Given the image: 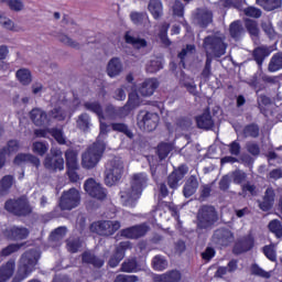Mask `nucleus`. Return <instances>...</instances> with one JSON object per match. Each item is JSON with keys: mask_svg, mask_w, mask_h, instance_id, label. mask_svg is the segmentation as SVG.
Wrapping results in <instances>:
<instances>
[{"mask_svg": "<svg viewBox=\"0 0 282 282\" xmlns=\"http://www.w3.org/2000/svg\"><path fill=\"white\" fill-rule=\"evenodd\" d=\"M203 48L206 54V61L200 76L205 80H208V78L213 76V56H215V58H221V56L226 54V50H228V43H226V33L221 31H213L212 34L204 37Z\"/></svg>", "mask_w": 282, "mask_h": 282, "instance_id": "f257e3e1", "label": "nucleus"}, {"mask_svg": "<svg viewBox=\"0 0 282 282\" xmlns=\"http://www.w3.org/2000/svg\"><path fill=\"white\" fill-rule=\"evenodd\" d=\"M219 221V212L213 205H202L196 213V232L210 230Z\"/></svg>", "mask_w": 282, "mask_h": 282, "instance_id": "f03ea898", "label": "nucleus"}, {"mask_svg": "<svg viewBox=\"0 0 282 282\" xmlns=\"http://www.w3.org/2000/svg\"><path fill=\"white\" fill-rule=\"evenodd\" d=\"M41 259V253L36 249H31L22 253L18 272L15 275V279L18 281H23V279H28L30 274L34 271V268H36V263H39V260Z\"/></svg>", "mask_w": 282, "mask_h": 282, "instance_id": "7ed1b4c3", "label": "nucleus"}, {"mask_svg": "<svg viewBox=\"0 0 282 282\" xmlns=\"http://www.w3.org/2000/svg\"><path fill=\"white\" fill-rule=\"evenodd\" d=\"M107 149L105 141L97 139L83 154H82V166L84 169H96L98 162L102 160V155Z\"/></svg>", "mask_w": 282, "mask_h": 282, "instance_id": "20e7f679", "label": "nucleus"}, {"mask_svg": "<svg viewBox=\"0 0 282 282\" xmlns=\"http://www.w3.org/2000/svg\"><path fill=\"white\" fill-rule=\"evenodd\" d=\"M124 173V163L120 159H112L106 164L104 182L106 186H113L122 180Z\"/></svg>", "mask_w": 282, "mask_h": 282, "instance_id": "39448f33", "label": "nucleus"}, {"mask_svg": "<svg viewBox=\"0 0 282 282\" xmlns=\"http://www.w3.org/2000/svg\"><path fill=\"white\" fill-rule=\"evenodd\" d=\"M4 209H7L8 213H11V215H15V217H28V215H32L30 202H28V198L24 196L8 199L4 203Z\"/></svg>", "mask_w": 282, "mask_h": 282, "instance_id": "423d86ee", "label": "nucleus"}, {"mask_svg": "<svg viewBox=\"0 0 282 282\" xmlns=\"http://www.w3.org/2000/svg\"><path fill=\"white\" fill-rule=\"evenodd\" d=\"M44 169L51 173H56L65 169V159H63V151L58 148H52L50 154L44 158Z\"/></svg>", "mask_w": 282, "mask_h": 282, "instance_id": "0eeeda50", "label": "nucleus"}, {"mask_svg": "<svg viewBox=\"0 0 282 282\" xmlns=\"http://www.w3.org/2000/svg\"><path fill=\"white\" fill-rule=\"evenodd\" d=\"M120 226L118 220H98L91 224L90 230L101 237H111L120 230Z\"/></svg>", "mask_w": 282, "mask_h": 282, "instance_id": "6e6552de", "label": "nucleus"}, {"mask_svg": "<svg viewBox=\"0 0 282 282\" xmlns=\"http://www.w3.org/2000/svg\"><path fill=\"white\" fill-rule=\"evenodd\" d=\"M61 210H74L80 206V192L76 188H70L62 193L58 204Z\"/></svg>", "mask_w": 282, "mask_h": 282, "instance_id": "1a4fd4ad", "label": "nucleus"}, {"mask_svg": "<svg viewBox=\"0 0 282 282\" xmlns=\"http://www.w3.org/2000/svg\"><path fill=\"white\" fill-rule=\"evenodd\" d=\"M138 127L143 131H155L160 124V115L147 110H141L138 115Z\"/></svg>", "mask_w": 282, "mask_h": 282, "instance_id": "9d476101", "label": "nucleus"}, {"mask_svg": "<svg viewBox=\"0 0 282 282\" xmlns=\"http://www.w3.org/2000/svg\"><path fill=\"white\" fill-rule=\"evenodd\" d=\"M84 188L86 193L95 199H99L100 202L107 199V189H105L102 185L94 178H88L84 184Z\"/></svg>", "mask_w": 282, "mask_h": 282, "instance_id": "9b49d317", "label": "nucleus"}, {"mask_svg": "<svg viewBox=\"0 0 282 282\" xmlns=\"http://www.w3.org/2000/svg\"><path fill=\"white\" fill-rule=\"evenodd\" d=\"M131 248H133V246L130 241H122L117 245L108 261V265H110V268H118V265H120V261L124 259L127 250H131Z\"/></svg>", "mask_w": 282, "mask_h": 282, "instance_id": "f8f14e48", "label": "nucleus"}, {"mask_svg": "<svg viewBox=\"0 0 282 282\" xmlns=\"http://www.w3.org/2000/svg\"><path fill=\"white\" fill-rule=\"evenodd\" d=\"M140 197H142V194L131 185L120 192L121 203L127 208H135Z\"/></svg>", "mask_w": 282, "mask_h": 282, "instance_id": "ddd939ff", "label": "nucleus"}, {"mask_svg": "<svg viewBox=\"0 0 282 282\" xmlns=\"http://www.w3.org/2000/svg\"><path fill=\"white\" fill-rule=\"evenodd\" d=\"M193 22L199 28H206L213 23V10L208 8H198L193 13Z\"/></svg>", "mask_w": 282, "mask_h": 282, "instance_id": "4468645a", "label": "nucleus"}, {"mask_svg": "<svg viewBox=\"0 0 282 282\" xmlns=\"http://www.w3.org/2000/svg\"><path fill=\"white\" fill-rule=\"evenodd\" d=\"M149 230H151V228L147 224L137 225L122 229L121 237H126L127 239H140V237H144Z\"/></svg>", "mask_w": 282, "mask_h": 282, "instance_id": "2eb2a0df", "label": "nucleus"}, {"mask_svg": "<svg viewBox=\"0 0 282 282\" xmlns=\"http://www.w3.org/2000/svg\"><path fill=\"white\" fill-rule=\"evenodd\" d=\"M186 173H188V166L181 165L176 170H174L169 176H167V185L170 188L175 191L177 186H180V182L184 180L186 176Z\"/></svg>", "mask_w": 282, "mask_h": 282, "instance_id": "dca6fc26", "label": "nucleus"}, {"mask_svg": "<svg viewBox=\"0 0 282 282\" xmlns=\"http://www.w3.org/2000/svg\"><path fill=\"white\" fill-rule=\"evenodd\" d=\"M29 236L30 230L25 227L13 226L4 231V237L11 241H21L23 239H28Z\"/></svg>", "mask_w": 282, "mask_h": 282, "instance_id": "f3484780", "label": "nucleus"}, {"mask_svg": "<svg viewBox=\"0 0 282 282\" xmlns=\"http://www.w3.org/2000/svg\"><path fill=\"white\" fill-rule=\"evenodd\" d=\"M215 243H217L218 246H230V243H232L235 237L232 236V232L229 229H217L214 232V237H213Z\"/></svg>", "mask_w": 282, "mask_h": 282, "instance_id": "a211bd4d", "label": "nucleus"}, {"mask_svg": "<svg viewBox=\"0 0 282 282\" xmlns=\"http://www.w3.org/2000/svg\"><path fill=\"white\" fill-rule=\"evenodd\" d=\"M276 197V193L274 188L268 187L264 192V196L262 200H258L260 210L263 213H268V210H272V206H274V199Z\"/></svg>", "mask_w": 282, "mask_h": 282, "instance_id": "6ab92c4d", "label": "nucleus"}, {"mask_svg": "<svg viewBox=\"0 0 282 282\" xmlns=\"http://www.w3.org/2000/svg\"><path fill=\"white\" fill-rule=\"evenodd\" d=\"M159 87L160 82H158L156 78H148L139 87V94L144 98H148L149 96H153V94H155V89Z\"/></svg>", "mask_w": 282, "mask_h": 282, "instance_id": "aec40b11", "label": "nucleus"}, {"mask_svg": "<svg viewBox=\"0 0 282 282\" xmlns=\"http://www.w3.org/2000/svg\"><path fill=\"white\" fill-rule=\"evenodd\" d=\"M254 248V238L252 236H247L238 240L235 245L234 252L235 254H243Z\"/></svg>", "mask_w": 282, "mask_h": 282, "instance_id": "412c9836", "label": "nucleus"}, {"mask_svg": "<svg viewBox=\"0 0 282 282\" xmlns=\"http://www.w3.org/2000/svg\"><path fill=\"white\" fill-rule=\"evenodd\" d=\"M197 188H199V180L197 178V175H191L183 187L184 197H193V195L197 193Z\"/></svg>", "mask_w": 282, "mask_h": 282, "instance_id": "4be33fe9", "label": "nucleus"}, {"mask_svg": "<svg viewBox=\"0 0 282 282\" xmlns=\"http://www.w3.org/2000/svg\"><path fill=\"white\" fill-rule=\"evenodd\" d=\"M17 268V262L14 259H10L6 264L0 267V282H7L12 279L14 270Z\"/></svg>", "mask_w": 282, "mask_h": 282, "instance_id": "5701e85b", "label": "nucleus"}, {"mask_svg": "<svg viewBox=\"0 0 282 282\" xmlns=\"http://www.w3.org/2000/svg\"><path fill=\"white\" fill-rule=\"evenodd\" d=\"M149 177L144 173H137L131 176L130 186L142 194V191L147 188Z\"/></svg>", "mask_w": 282, "mask_h": 282, "instance_id": "b1692460", "label": "nucleus"}, {"mask_svg": "<svg viewBox=\"0 0 282 282\" xmlns=\"http://www.w3.org/2000/svg\"><path fill=\"white\" fill-rule=\"evenodd\" d=\"M270 54H272V47L265 45L258 46L252 52L253 59L259 67L263 65V61H265Z\"/></svg>", "mask_w": 282, "mask_h": 282, "instance_id": "393cba45", "label": "nucleus"}, {"mask_svg": "<svg viewBox=\"0 0 282 282\" xmlns=\"http://www.w3.org/2000/svg\"><path fill=\"white\" fill-rule=\"evenodd\" d=\"M47 112L41 108H34L30 112V118L32 122L36 124V127H43V124H47V122H50V118H47Z\"/></svg>", "mask_w": 282, "mask_h": 282, "instance_id": "a878e982", "label": "nucleus"}, {"mask_svg": "<svg viewBox=\"0 0 282 282\" xmlns=\"http://www.w3.org/2000/svg\"><path fill=\"white\" fill-rule=\"evenodd\" d=\"M154 282H180L182 281V273L177 270H172L163 274L155 275Z\"/></svg>", "mask_w": 282, "mask_h": 282, "instance_id": "bb28decb", "label": "nucleus"}, {"mask_svg": "<svg viewBox=\"0 0 282 282\" xmlns=\"http://www.w3.org/2000/svg\"><path fill=\"white\" fill-rule=\"evenodd\" d=\"M122 73V62L118 57H113L108 62L107 74L110 78H116Z\"/></svg>", "mask_w": 282, "mask_h": 282, "instance_id": "cd10ccee", "label": "nucleus"}, {"mask_svg": "<svg viewBox=\"0 0 282 282\" xmlns=\"http://www.w3.org/2000/svg\"><path fill=\"white\" fill-rule=\"evenodd\" d=\"M82 263L94 265V268H102V265H105V260L96 257L91 251H85L82 253Z\"/></svg>", "mask_w": 282, "mask_h": 282, "instance_id": "c85d7f7f", "label": "nucleus"}, {"mask_svg": "<svg viewBox=\"0 0 282 282\" xmlns=\"http://www.w3.org/2000/svg\"><path fill=\"white\" fill-rule=\"evenodd\" d=\"M197 127L198 129H205V131L210 130L213 127H215V121L213 120V117L210 116V112L206 111L202 116L196 118Z\"/></svg>", "mask_w": 282, "mask_h": 282, "instance_id": "c756f323", "label": "nucleus"}, {"mask_svg": "<svg viewBox=\"0 0 282 282\" xmlns=\"http://www.w3.org/2000/svg\"><path fill=\"white\" fill-rule=\"evenodd\" d=\"M119 271L126 272L128 274H131V272H140V265L138 264V259L137 258L126 259L121 263Z\"/></svg>", "mask_w": 282, "mask_h": 282, "instance_id": "7c9ffc66", "label": "nucleus"}, {"mask_svg": "<svg viewBox=\"0 0 282 282\" xmlns=\"http://www.w3.org/2000/svg\"><path fill=\"white\" fill-rule=\"evenodd\" d=\"M245 28L253 41H259L261 30H259V23L257 21L247 19L245 21Z\"/></svg>", "mask_w": 282, "mask_h": 282, "instance_id": "2f4dec72", "label": "nucleus"}, {"mask_svg": "<svg viewBox=\"0 0 282 282\" xmlns=\"http://www.w3.org/2000/svg\"><path fill=\"white\" fill-rule=\"evenodd\" d=\"M57 39L59 43H62L66 47H72L73 50H82L83 47V44H80V42L72 39L69 35L65 33H58Z\"/></svg>", "mask_w": 282, "mask_h": 282, "instance_id": "473e14b6", "label": "nucleus"}, {"mask_svg": "<svg viewBox=\"0 0 282 282\" xmlns=\"http://www.w3.org/2000/svg\"><path fill=\"white\" fill-rule=\"evenodd\" d=\"M66 167L67 169H79L78 165V152L76 150L68 149L65 152Z\"/></svg>", "mask_w": 282, "mask_h": 282, "instance_id": "72a5a7b5", "label": "nucleus"}, {"mask_svg": "<svg viewBox=\"0 0 282 282\" xmlns=\"http://www.w3.org/2000/svg\"><path fill=\"white\" fill-rule=\"evenodd\" d=\"M126 43L132 45L134 50H142V47H147V40L132 36L131 33L127 32L124 35Z\"/></svg>", "mask_w": 282, "mask_h": 282, "instance_id": "f704fd0d", "label": "nucleus"}, {"mask_svg": "<svg viewBox=\"0 0 282 282\" xmlns=\"http://www.w3.org/2000/svg\"><path fill=\"white\" fill-rule=\"evenodd\" d=\"M148 10L151 12L152 17L154 19H160L163 14V7H162V1L160 0H150L148 4Z\"/></svg>", "mask_w": 282, "mask_h": 282, "instance_id": "c9c22d12", "label": "nucleus"}, {"mask_svg": "<svg viewBox=\"0 0 282 282\" xmlns=\"http://www.w3.org/2000/svg\"><path fill=\"white\" fill-rule=\"evenodd\" d=\"M85 109L93 111L98 116L99 120H105V113L102 112V106L98 101H86L84 104Z\"/></svg>", "mask_w": 282, "mask_h": 282, "instance_id": "e433bc0d", "label": "nucleus"}, {"mask_svg": "<svg viewBox=\"0 0 282 282\" xmlns=\"http://www.w3.org/2000/svg\"><path fill=\"white\" fill-rule=\"evenodd\" d=\"M256 3H258V6H261L263 10L272 12V10L281 8L282 0H256Z\"/></svg>", "mask_w": 282, "mask_h": 282, "instance_id": "4c0bfd02", "label": "nucleus"}, {"mask_svg": "<svg viewBox=\"0 0 282 282\" xmlns=\"http://www.w3.org/2000/svg\"><path fill=\"white\" fill-rule=\"evenodd\" d=\"M269 72H279V69H282V52L275 53L268 66Z\"/></svg>", "mask_w": 282, "mask_h": 282, "instance_id": "58836bf2", "label": "nucleus"}, {"mask_svg": "<svg viewBox=\"0 0 282 282\" xmlns=\"http://www.w3.org/2000/svg\"><path fill=\"white\" fill-rule=\"evenodd\" d=\"M152 268H153V270H156L158 272H162V271L166 270V268H169V261L166 260V258H164L162 256H155L152 259Z\"/></svg>", "mask_w": 282, "mask_h": 282, "instance_id": "ea45409f", "label": "nucleus"}, {"mask_svg": "<svg viewBox=\"0 0 282 282\" xmlns=\"http://www.w3.org/2000/svg\"><path fill=\"white\" fill-rule=\"evenodd\" d=\"M112 131H117L118 133H123L130 140H133V132L129 129V126L126 123L113 122L110 124Z\"/></svg>", "mask_w": 282, "mask_h": 282, "instance_id": "a19ab883", "label": "nucleus"}, {"mask_svg": "<svg viewBox=\"0 0 282 282\" xmlns=\"http://www.w3.org/2000/svg\"><path fill=\"white\" fill-rule=\"evenodd\" d=\"M243 33V24L241 23L240 20L234 21L229 25V34L231 39H239L241 34Z\"/></svg>", "mask_w": 282, "mask_h": 282, "instance_id": "79ce46f5", "label": "nucleus"}, {"mask_svg": "<svg viewBox=\"0 0 282 282\" xmlns=\"http://www.w3.org/2000/svg\"><path fill=\"white\" fill-rule=\"evenodd\" d=\"M14 177L12 175H6L0 181V195H8V191L12 188Z\"/></svg>", "mask_w": 282, "mask_h": 282, "instance_id": "37998d69", "label": "nucleus"}, {"mask_svg": "<svg viewBox=\"0 0 282 282\" xmlns=\"http://www.w3.org/2000/svg\"><path fill=\"white\" fill-rule=\"evenodd\" d=\"M17 78L22 85L32 83V73L28 68H21L17 72Z\"/></svg>", "mask_w": 282, "mask_h": 282, "instance_id": "c03bdc74", "label": "nucleus"}, {"mask_svg": "<svg viewBox=\"0 0 282 282\" xmlns=\"http://www.w3.org/2000/svg\"><path fill=\"white\" fill-rule=\"evenodd\" d=\"M171 151H173V143L162 142L158 145V155L160 160H166Z\"/></svg>", "mask_w": 282, "mask_h": 282, "instance_id": "a18cd8bd", "label": "nucleus"}, {"mask_svg": "<svg viewBox=\"0 0 282 282\" xmlns=\"http://www.w3.org/2000/svg\"><path fill=\"white\" fill-rule=\"evenodd\" d=\"M245 149L249 155H252L253 158H259L261 155V147H259V143L254 141H248L245 144Z\"/></svg>", "mask_w": 282, "mask_h": 282, "instance_id": "49530a36", "label": "nucleus"}, {"mask_svg": "<svg viewBox=\"0 0 282 282\" xmlns=\"http://www.w3.org/2000/svg\"><path fill=\"white\" fill-rule=\"evenodd\" d=\"M243 138H259V126L250 123L242 130Z\"/></svg>", "mask_w": 282, "mask_h": 282, "instance_id": "de8ad7c7", "label": "nucleus"}, {"mask_svg": "<svg viewBox=\"0 0 282 282\" xmlns=\"http://www.w3.org/2000/svg\"><path fill=\"white\" fill-rule=\"evenodd\" d=\"M48 118L52 120H57L58 122H63V120L67 118V112H65L63 108L56 107L48 111Z\"/></svg>", "mask_w": 282, "mask_h": 282, "instance_id": "09e8293b", "label": "nucleus"}, {"mask_svg": "<svg viewBox=\"0 0 282 282\" xmlns=\"http://www.w3.org/2000/svg\"><path fill=\"white\" fill-rule=\"evenodd\" d=\"M20 148H21V145L19 144V141L9 140L7 145L4 148H2L0 151L4 155H10L12 153H17V151H19Z\"/></svg>", "mask_w": 282, "mask_h": 282, "instance_id": "8fccbe9b", "label": "nucleus"}, {"mask_svg": "<svg viewBox=\"0 0 282 282\" xmlns=\"http://www.w3.org/2000/svg\"><path fill=\"white\" fill-rule=\"evenodd\" d=\"M24 246H25V242L11 243L1 250V256L10 257V254H14V252H19V250H21V248H24Z\"/></svg>", "mask_w": 282, "mask_h": 282, "instance_id": "3c124183", "label": "nucleus"}, {"mask_svg": "<svg viewBox=\"0 0 282 282\" xmlns=\"http://www.w3.org/2000/svg\"><path fill=\"white\" fill-rule=\"evenodd\" d=\"M2 3H7L13 12H21L25 8L22 0H2Z\"/></svg>", "mask_w": 282, "mask_h": 282, "instance_id": "603ef678", "label": "nucleus"}, {"mask_svg": "<svg viewBox=\"0 0 282 282\" xmlns=\"http://www.w3.org/2000/svg\"><path fill=\"white\" fill-rule=\"evenodd\" d=\"M269 230L271 232H273V235H275V237H278V239H281L282 237V225L280 220H271L269 223Z\"/></svg>", "mask_w": 282, "mask_h": 282, "instance_id": "864d4df0", "label": "nucleus"}, {"mask_svg": "<svg viewBox=\"0 0 282 282\" xmlns=\"http://www.w3.org/2000/svg\"><path fill=\"white\" fill-rule=\"evenodd\" d=\"M47 132L52 137H54V139L56 140V142H58V144H65L66 143L65 135H63V129L51 128V129H47Z\"/></svg>", "mask_w": 282, "mask_h": 282, "instance_id": "5fc2aeb1", "label": "nucleus"}, {"mask_svg": "<svg viewBox=\"0 0 282 282\" xmlns=\"http://www.w3.org/2000/svg\"><path fill=\"white\" fill-rule=\"evenodd\" d=\"M67 235V227L56 228L50 236L51 241H61Z\"/></svg>", "mask_w": 282, "mask_h": 282, "instance_id": "6e6d98bb", "label": "nucleus"}, {"mask_svg": "<svg viewBox=\"0 0 282 282\" xmlns=\"http://www.w3.org/2000/svg\"><path fill=\"white\" fill-rule=\"evenodd\" d=\"M77 127L80 131H87L89 129V115L82 113L77 119Z\"/></svg>", "mask_w": 282, "mask_h": 282, "instance_id": "4d7b16f0", "label": "nucleus"}, {"mask_svg": "<svg viewBox=\"0 0 282 282\" xmlns=\"http://www.w3.org/2000/svg\"><path fill=\"white\" fill-rule=\"evenodd\" d=\"M83 243L80 238H72L67 240V250L68 252L75 253L78 252V249L82 248Z\"/></svg>", "mask_w": 282, "mask_h": 282, "instance_id": "13d9d810", "label": "nucleus"}, {"mask_svg": "<svg viewBox=\"0 0 282 282\" xmlns=\"http://www.w3.org/2000/svg\"><path fill=\"white\" fill-rule=\"evenodd\" d=\"M251 273L256 276H261L262 279H270V276H272V272H267L265 270L261 269L259 264L251 265Z\"/></svg>", "mask_w": 282, "mask_h": 282, "instance_id": "bf43d9fd", "label": "nucleus"}, {"mask_svg": "<svg viewBox=\"0 0 282 282\" xmlns=\"http://www.w3.org/2000/svg\"><path fill=\"white\" fill-rule=\"evenodd\" d=\"M32 150H33V153H37V155L43 156L45 155V153H47L48 148H47V144H45L44 142L36 141L33 143Z\"/></svg>", "mask_w": 282, "mask_h": 282, "instance_id": "052dcab7", "label": "nucleus"}, {"mask_svg": "<svg viewBox=\"0 0 282 282\" xmlns=\"http://www.w3.org/2000/svg\"><path fill=\"white\" fill-rule=\"evenodd\" d=\"M160 69H162V61L160 59H152L147 65V72H149V74H155V72H160Z\"/></svg>", "mask_w": 282, "mask_h": 282, "instance_id": "680f3d73", "label": "nucleus"}, {"mask_svg": "<svg viewBox=\"0 0 282 282\" xmlns=\"http://www.w3.org/2000/svg\"><path fill=\"white\" fill-rule=\"evenodd\" d=\"M231 177L235 184H242V182H246L248 175L241 170H236L232 172Z\"/></svg>", "mask_w": 282, "mask_h": 282, "instance_id": "e2e57ef3", "label": "nucleus"}, {"mask_svg": "<svg viewBox=\"0 0 282 282\" xmlns=\"http://www.w3.org/2000/svg\"><path fill=\"white\" fill-rule=\"evenodd\" d=\"M210 193H213V185H203L200 186V195L198 197L199 202H205V199H208L210 197Z\"/></svg>", "mask_w": 282, "mask_h": 282, "instance_id": "0e129e2a", "label": "nucleus"}, {"mask_svg": "<svg viewBox=\"0 0 282 282\" xmlns=\"http://www.w3.org/2000/svg\"><path fill=\"white\" fill-rule=\"evenodd\" d=\"M243 13L246 14V17H251L252 19H259L261 18V10L257 9L254 7H248L243 10Z\"/></svg>", "mask_w": 282, "mask_h": 282, "instance_id": "69168bd1", "label": "nucleus"}, {"mask_svg": "<svg viewBox=\"0 0 282 282\" xmlns=\"http://www.w3.org/2000/svg\"><path fill=\"white\" fill-rule=\"evenodd\" d=\"M139 278L137 275H127V274H118L113 282H138Z\"/></svg>", "mask_w": 282, "mask_h": 282, "instance_id": "338daca9", "label": "nucleus"}, {"mask_svg": "<svg viewBox=\"0 0 282 282\" xmlns=\"http://www.w3.org/2000/svg\"><path fill=\"white\" fill-rule=\"evenodd\" d=\"M0 25L4 28V30H10L11 32H14V21L10 20L9 18L1 17L0 15Z\"/></svg>", "mask_w": 282, "mask_h": 282, "instance_id": "774afa93", "label": "nucleus"}]
</instances>
